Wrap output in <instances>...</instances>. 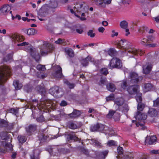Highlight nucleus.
<instances>
[{
  "label": "nucleus",
  "mask_w": 159,
  "mask_h": 159,
  "mask_svg": "<svg viewBox=\"0 0 159 159\" xmlns=\"http://www.w3.org/2000/svg\"><path fill=\"white\" fill-rule=\"evenodd\" d=\"M131 43L125 39H121L119 41L118 46L119 48H122L125 49L126 52H128L127 55L130 57H133L137 55H141L143 53V51L142 50L131 48Z\"/></svg>",
  "instance_id": "f257e3e1"
},
{
  "label": "nucleus",
  "mask_w": 159,
  "mask_h": 159,
  "mask_svg": "<svg viewBox=\"0 0 159 159\" xmlns=\"http://www.w3.org/2000/svg\"><path fill=\"white\" fill-rule=\"evenodd\" d=\"M18 46L22 47V48L24 49L27 52H30L36 61H38L40 59L41 56L36 49L30 46L28 42H24L17 44Z\"/></svg>",
  "instance_id": "f03ea898"
},
{
  "label": "nucleus",
  "mask_w": 159,
  "mask_h": 159,
  "mask_svg": "<svg viewBox=\"0 0 159 159\" xmlns=\"http://www.w3.org/2000/svg\"><path fill=\"white\" fill-rule=\"evenodd\" d=\"M0 70V81L1 83H3L6 80V78L10 75L11 70L8 66H5L2 67Z\"/></svg>",
  "instance_id": "7ed1b4c3"
},
{
  "label": "nucleus",
  "mask_w": 159,
  "mask_h": 159,
  "mask_svg": "<svg viewBox=\"0 0 159 159\" xmlns=\"http://www.w3.org/2000/svg\"><path fill=\"white\" fill-rule=\"evenodd\" d=\"M39 48L40 55L44 56L51 52L54 49V46L52 44L46 42L43 43V46Z\"/></svg>",
  "instance_id": "20e7f679"
},
{
  "label": "nucleus",
  "mask_w": 159,
  "mask_h": 159,
  "mask_svg": "<svg viewBox=\"0 0 159 159\" xmlns=\"http://www.w3.org/2000/svg\"><path fill=\"white\" fill-rule=\"evenodd\" d=\"M84 3L83 2H76L75 3V6L74 7V10L71 9L70 10V11L72 13H75V15L77 17L79 16L76 15L75 13V12H81V11H83V9H88V8L86 6H84Z\"/></svg>",
  "instance_id": "39448f33"
},
{
  "label": "nucleus",
  "mask_w": 159,
  "mask_h": 159,
  "mask_svg": "<svg viewBox=\"0 0 159 159\" xmlns=\"http://www.w3.org/2000/svg\"><path fill=\"white\" fill-rule=\"evenodd\" d=\"M127 90L130 95H135L139 92V88L137 85H132L129 87Z\"/></svg>",
  "instance_id": "423d86ee"
},
{
  "label": "nucleus",
  "mask_w": 159,
  "mask_h": 159,
  "mask_svg": "<svg viewBox=\"0 0 159 159\" xmlns=\"http://www.w3.org/2000/svg\"><path fill=\"white\" fill-rule=\"evenodd\" d=\"M110 65L111 68L120 67L122 66L120 60L117 58H113L110 63Z\"/></svg>",
  "instance_id": "0eeeda50"
},
{
  "label": "nucleus",
  "mask_w": 159,
  "mask_h": 159,
  "mask_svg": "<svg viewBox=\"0 0 159 159\" xmlns=\"http://www.w3.org/2000/svg\"><path fill=\"white\" fill-rule=\"evenodd\" d=\"M157 142V138L155 136H147L146 138L145 144L146 145H152L156 143Z\"/></svg>",
  "instance_id": "6e6552de"
},
{
  "label": "nucleus",
  "mask_w": 159,
  "mask_h": 159,
  "mask_svg": "<svg viewBox=\"0 0 159 159\" xmlns=\"http://www.w3.org/2000/svg\"><path fill=\"white\" fill-rule=\"evenodd\" d=\"M130 81L131 83H136L139 81L138 74L135 72H132L130 74Z\"/></svg>",
  "instance_id": "1a4fd4ad"
},
{
  "label": "nucleus",
  "mask_w": 159,
  "mask_h": 159,
  "mask_svg": "<svg viewBox=\"0 0 159 159\" xmlns=\"http://www.w3.org/2000/svg\"><path fill=\"white\" fill-rule=\"evenodd\" d=\"M11 7L8 5H4L0 8V12L3 15H6L10 10Z\"/></svg>",
  "instance_id": "9d476101"
},
{
  "label": "nucleus",
  "mask_w": 159,
  "mask_h": 159,
  "mask_svg": "<svg viewBox=\"0 0 159 159\" xmlns=\"http://www.w3.org/2000/svg\"><path fill=\"white\" fill-rule=\"evenodd\" d=\"M56 72L54 76L56 78H61L62 76V69L59 66L57 65L55 66Z\"/></svg>",
  "instance_id": "9b49d317"
},
{
  "label": "nucleus",
  "mask_w": 159,
  "mask_h": 159,
  "mask_svg": "<svg viewBox=\"0 0 159 159\" xmlns=\"http://www.w3.org/2000/svg\"><path fill=\"white\" fill-rule=\"evenodd\" d=\"M152 67V65L150 63H147L146 64L143 66V71L144 73L148 74L150 71Z\"/></svg>",
  "instance_id": "f8f14e48"
},
{
  "label": "nucleus",
  "mask_w": 159,
  "mask_h": 159,
  "mask_svg": "<svg viewBox=\"0 0 159 159\" xmlns=\"http://www.w3.org/2000/svg\"><path fill=\"white\" fill-rule=\"evenodd\" d=\"M135 118L139 120H145L147 118V115L139 111H137L135 116Z\"/></svg>",
  "instance_id": "ddd939ff"
},
{
  "label": "nucleus",
  "mask_w": 159,
  "mask_h": 159,
  "mask_svg": "<svg viewBox=\"0 0 159 159\" xmlns=\"http://www.w3.org/2000/svg\"><path fill=\"white\" fill-rule=\"evenodd\" d=\"M11 38L12 41L15 42H21L24 40V38L22 36H19L16 34H12Z\"/></svg>",
  "instance_id": "4468645a"
},
{
  "label": "nucleus",
  "mask_w": 159,
  "mask_h": 159,
  "mask_svg": "<svg viewBox=\"0 0 159 159\" xmlns=\"http://www.w3.org/2000/svg\"><path fill=\"white\" fill-rule=\"evenodd\" d=\"M40 152L39 149L35 150L32 154H30L31 159H39V155Z\"/></svg>",
  "instance_id": "2eb2a0df"
},
{
  "label": "nucleus",
  "mask_w": 159,
  "mask_h": 159,
  "mask_svg": "<svg viewBox=\"0 0 159 159\" xmlns=\"http://www.w3.org/2000/svg\"><path fill=\"white\" fill-rule=\"evenodd\" d=\"M92 61L91 57L88 56L86 58L83 59L81 61V62L83 66H86L88 65L89 61Z\"/></svg>",
  "instance_id": "dca6fc26"
},
{
  "label": "nucleus",
  "mask_w": 159,
  "mask_h": 159,
  "mask_svg": "<svg viewBox=\"0 0 159 159\" xmlns=\"http://www.w3.org/2000/svg\"><path fill=\"white\" fill-rule=\"evenodd\" d=\"M10 135L6 132H2L0 133V136L2 139L7 140L10 138Z\"/></svg>",
  "instance_id": "f3484780"
},
{
  "label": "nucleus",
  "mask_w": 159,
  "mask_h": 159,
  "mask_svg": "<svg viewBox=\"0 0 159 159\" xmlns=\"http://www.w3.org/2000/svg\"><path fill=\"white\" fill-rule=\"evenodd\" d=\"M81 114V112L80 111L77 110L74 111L72 113L69 114V116L71 118H76Z\"/></svg>",
  "instance_id": "a211bd4d"
},
{
  "label": "nucleus",
  "mask_w": 159,
  "mask_h": 159,
  "mask_svg": "<svg viewBox=\"0 0 159 159\" xmlns=\"http://www.w3.org/2000/svg\"><path fill=\"white\" fill-rule=\"evenodd\" d=\"M124 99L122 98H118L116 99L114 101L115 104L118 106H120L124 103Z\"/></svg>",
  "instance_id": "6ab92c4d"
},
{
  "label": "nucleus",
  "mask_w": 159,
  "mask_h": 159,
  "mask_svg": "<svg viewBox=\"0 0 159 159\" xmlns=\"http://www.w3.org/2000/svg\"><path fill=\"white\" fill-rule=\"evenodd\" d=\"M59 88L57 86L54 87L50 89L49 93L52 95H54L58 93Z\"/></svg>",
  "instance_id": "aec40b11"
},
{
  "label": "nucleus",
  "mask_w": 159,
  "mask_h": 159,
  "mask_svg": "<svg viewBox=\"0 0 159 159\" xmlns=\"http://www.w3.org/2000/svg\"><path fill=\"white\" fill-rule=\"evenodd\" d=\"M106 86L107 90L111 92L114 91L116 89L115 85L112 83H109Z\"/></svg>",
  "instance_id": "412c9836"
},
{
  "label": "nucleus",
  "mask_w": 159,
  "mask_h": 159,
  "mask_svg": "<svg viewBox=\"0 0 159 159\" xmlns=\"http://www.w3.org/2000/svg\"><path fill=\"white\" fill-rule=\"evenodd\" d=\"M152 88V85L150 84H144L143 90L144 92H146L151 90Z\"/></svg>",
  "instance_id": "4be33fe9"
},
{
  "label": "nucleus",
  "mask_w": 159,
  "mask_h": 159,
  "mask_svg": "<svg viewBox=\"0 0 159 159\" xmlns=\"http://www.w3.org/2000/svg\"><path fill=\"white\" fill-rule=\"evenodd\" d=\"M13 84L15 87V89L16 90L20 89L22 87V84L19 83V81L18 80L14 81Z\"/></svg>",
  "instance_id": "5701e85b"
},
{
  "label": "nucleus",
  "mask_w": 159,
  "mask_h": 159,
  "mask_svg": "<svg viewBox=\"0 0 159 159\" xmlns=\"http://www.w3.org/2000/svg\"><path fill=\"white\" fill-rule=\"evenodd\" d=\"M148 115L150 116L154 117L157 115V112L154 109L150 108L148 111Z\"/></svg>",
  "instance_id": "b1692460"
},
{
  "label": "nucleus",
  "mask_w": 159,
  "mask_h": 159,
  "mask_svg": "<svg viewBox=\"0 0 159 159\" xmlns=\"http://www.w3.org/2000/svg\"><path fill=\"white\" fill-rule=\"evenodd\" d=\"M66 53L70 57H73L74 56L73 50L70 48H66L65 49Z\"/></svg>",
  "instance_id": "393cba45"
},
{
  "label": "nucleus",
  "mask_w": 159,
  "mask_h": 159,
  "mask_svg": "<svg viewBox=\"0 0 159 159\" xmlns=\"http://www.w3.org/2000/svg\"><path fill=\"white\" fill-rule=\"evenodd\" d=\"M52 106V105L49 104L47 105L46 103L44 104V103H41L39 105V107L42 110H46L48 109L49 108H50Z\"/></svg>",
  "instance_id": "a878e982"
},
{
  "label": "nucleus",
  "mask_w": 159,
  "mask_h": 159,
  "mask_svg": "<svg viewBox=\"0 0 159 159\" xmlns=\"http://www.w3.org/2000/svg\"><path fill=\"white\" fill-rule=\"evenodd\" d=\"M36 128V125H31L26 128V130L27 132H31L34 131Z\"/></svg>",
  "instance_id": "bb28decb"
},
{
  "label": "nucleus",
  "mask_w": 159,
  "mask_h": 159,
  "mask_svg": "<svg viewBox=\"0 0 159 159\" xmlns=\"http://www.w3.org/2000/svg\"><path fill=\"white\" fill-rule=\"evenodd\" d=\"M120 26L122 29H125L128 27V23L125 20H123L120 22Z\"/></svg>",
  "instance_id": "cd10ccee"
},
{
  "label": "nucleus",
  "mask_w": 159,
  "mask_h": 159,
  "mask_svg": "<svg viewBox=\"0 0 159 159\" xmlns=\"http://www.w3.org/2000/svg\"><path fill=\"white\" fill-rule=\"evenodd\" d=\"M90 143L97 147L101 146V143L98 140L94 139H92L91 140Z\"/></svg>",
  "instance_id": "c85d7f7f"
},
{
  "label": "nucleus",
  "mask_w": 159,
  "mask_h": 159,
  "mask_svg": "<svg viewBox=\"0 0 159 159\" xmlns=\"http://www.w3.org/2000/svg\"><path fill=\"white\" fill-rule=\"evenodd\" d=\"M36 33L37 31L34 28L29 29L27 30V34L28 35H33Z\"/></svg>",
  "instance_id": "c756f323"
},
{
  "label": "nucleus",
  "mask_w": 159,
  "mask_h": 159,
  "mask_svg": "<svg viewBox=\"0 0 159 159\" xmlns=\"http://www.w3.org/2000/svg\"><path fill=\"white\" fill-rule=\"evenodd\" d=\"M136 94L137 95L135 98L136 101L139 103H141L142 101V94L139 92V93Z\"/></svg>",
  "instance_id": "7c9ffc66"
},
{
  "label": "nucleus",
  "mask_w": 159,
  "mask_h": 159,
  "mask_svg": "<svg viewBox=\"0 0 159 159\" xmlns=\"http://www.w3.org/2000/svg\"><path fill=\"white\" fill-rule=\"evenodd\" d=\"M8 125L7 122L3 119L0 120V127H6Z\"/></svg>",
  "instance_id": "2f4dec72"
},
{
  "label": "nucleus",
  "mask_w": 159,
  "mask_h": 159,
  "mask_svg": "<svg viewBox=\"0 0 159 159\" xmlns=\"http://www.w3.org/2000/svg\"><path fill=\"white\" fill-rule=\"evenodd\" d=\"M55 43L57 44H63L65 45L66 44L65 41L64 39L59 38L57 41L55 42Z\"/></svg>",
  "instance_id": "473e14b6"
},
{
  "label": "nucleus",
  "mask_w": 159,
  "mask_h": 159,
  "mask_svg": "<svg viewBox=\"0 0 159 159\" xmlns=\"http://www.w3.org/2000/svg\"><path fill=\"white\" fill-rule=\"evenodd\" d=\"M108 153V151H105L102 152L100 154V156L102 158V159H104Z\"/></svg>",
  "instance_id": "72a5a7b5"
},
{
  "label": "nucleus",
  "mask_w": 159,
  "mask_h": 159,
  "mask_svg": "<svg viewBox=\"0 0 159 159\" xmlns=\"http://www.w3.org/2000/svg\"><path fill=\"white\" fill-rule=\"evenodd\" d=\"M47 14L46 12H43L42 13H41L39 15L38 18L41 21L44 20H45V19L41 18L40 17H44L47 16Z\"/></svg>",
  "instance_id": "f704fd0d"
},
{
  "label": "nucleus",
  "mask_w": 159,
  "mask_h": 159,
  "mask_svg": "<svg viewBox=\"0 0 159 159\" xmlns=\"http://www.w3.org/2000/svg\"><path fill=\"white\" fill-rule=\"evenodd\" d=\"M107 79L106 78H101L100 81L99 82V85H104L106 84V83Z\"/></svg>",
  "instance_id": "c9c22d12"
},
{
  "label": "nucleus",
  "mask_w": 159,
  "mask_h": 159,
  "mask_svg": "<svg viewBox=\"0 0 159 159\" xmlns=\"http://www.w3.org/2000/svg\"><path fill=\"white\" fill-rule=\"evenodd\" d=\"M116 111L111 110H110L108 114L107 115V117L108 118H112L113 116H114Z\"/></svg>",
  "instance_id": "e433bc0d"
},
{
  "label": "nucleus",
  "mask_w": 159,
  "mask_h": 159,
  "mask_svg": "<svg viewBox=\"0 0 159 159\" xmlns=\"http://www.w3.org/2000/svg\"><path fill=\"white\" fill-rule=\"evenodd\" d=\"M18 139L19 142L21 143H23L26 141V138L24 136H19Z\"/></svg>",
  "instance_id": "4c0bfd02"
},
{
  "label": "nucleus",
  "mask_w": 159,
  "mask_h": 159,
  "mask_svg": "<svg viewBox=\"0 0 159 159\" xmlns=\"http://www.w3.org/2000/svg\"><path fill=\"white\" fill-rule=\"evenodd\" d=\"M37 69L38 70L41 71H44L46 70L45 66L44 65H39L37 66Z\"/></svg>",
  "instance_id": "58836bf2"
},
{
  "label": "nucleus",
  "mask_w": 159,
  "mask_h": 159,
  "mask_svg": "<svg viewBox=\"0 0 159 159\" xmlns=\"http://www.w3.org/2000/svg\"><path fill=\"white\" fill-rule=\"evenodd\" d=\"M36 120L37 121L40 122H43L45 120V119L42 115H40L39 117H37L36 118Z\"/></svg>",
  "instance_id": "ea45409f"
},
{
  "label": "nucleus",
  "mask_w": 159,
  "mask_h": 159,
  "mask_svg": "<svg viewBox=\"0 0 159 159\" xmlns=\"http://www.w3.org/2000/svg\"><path fill=\"white\" fill-rule=\"evenodd\" d=\"M100 126V125L98 124H97L96 125L91 127V130L92 131H97L99 129Z\"/></svg>",
  "instance_id": "a19ab883"
},
{
  "label": "nucleus",
  "mask_w": 159,
  "mask_h": 159,
  "mask_svg": "<svg viewBox=\"0 0 159 159\" xmlns=\"http://www.w3.org/2000/svg\"><path fill=\"white\" fill-rule=\"evenodd\" d=\"M120 114L116 111L113 116V118L115 121H118L120 120Z\"/></svg>",
  "instance_id": "79ce46f5"
},
{
  "label": "nucleus",
  "mask_w": 159,
  "mask_h": 159,
  "mask_svg": "<svg viewBox=\"0 0 159 159\" xmlns=\"http://www.w3.org/2000/svg\"><path fill=\"white\" fill-rule=\"evenodd\" d=\"M8 111L10 113L16 115L18 113V110L14 108H11L8 110Z\"/></svg>",
  "instance_id": "37998d69"
},
{
  "label": "nucleus",
  "mask_w": 159,
  "mask_h": 159,
  "mask_svg": "<svg viewBox=\"0 0 159 159\" xmlns=\"http://www.w3.org/2000/svg\"><path fill=\"white\" fill-rule=\"evenodd\" d=\"M39 140H40L41 142H43L45 141L47 139V137L46 136H45L43 134L39 135Z\"/></svg>",
  "instance_id": "c03bdc74"
},
{
  "label": "nucleus",
  "mask_w": 159,
  "mask_h": 159,
  "mask_svg": "<svg viewBox=\"0 0 159 159\" xmlns=\"http://www.w3.org/2000/svg\"><path fill=\"white\" fill-rule=\"evenodd\" d=\"M108 54L111 57L114 56L115 53V50L112 48L109 49L108 51Z\"/></svg>",
  "instance_id": "a18cd8bd"
},
{
  "label": "nucleus",
  "mask_w": 159,
  "mask_h": 159,
  "mask_svg": "<svg viewBox=\"0 0 159 159\" xmlns=\"http://www.w3.org/2000/svg\"><path fill=\"white\" fill-rule=\"evenodd\" d=\"M87 34L88 36H90L91 38H93L95 36V34L93 32V30H89Z\"/></svg>",
  "instance_id": "49530a36"
},
{
  "label": "nucleus",
  "mask_w": 159,
  "mask_h": 159,
  "mask_svg": "<svg viewBox=\"0 0 159 159\" xmlns=\"http://www.w3.org/2000/svg\"><path fill=\"white\" fill-rule=\"evenodd\" d=\"M100 73L102 75H106L108 72L107 68H104L101 70Z\"/></svg>",
  "instance_id": "de8ad7c7"
},
{
  "label": "nucleus",
  "mask_w": 159,
  "mask_h": 159,
  "mask_svg": "<svg viewBox=\"0 0 159 159\" xmlns=\"http://www.w3.org/2000/svg\"><path fill=\"white\" fill-rule=\"evenodd\" d=\"M107 144L109 146H114L116 145L117 143L115 141L110 140L108 142Z\"/></svg>",
  "instance_id": "09e8293b"
},
{
  "label": "nucleus",
  "mask_w": 159,
  "mask_h": 159,
  "mask_svg": "<svg viewBox=\"0 0 159 159\" xmlns=\"http://www.w3.org/2000/svg\"><path fill=\"white\" fill-rule=\"evenodd\" d=\"M121 88L125 89L127 85V82L126 80L123 81L121 83Z\"/></svg>",
  "instance_id": "8fccbe9b"
},
{
  "label": "nucleus",
  "mask_w": 159,
  "mask_h": 159,
  "mask_svg": "<svg viewBox=\"0 0 159 159\" xmlns=\"http://www.w3.org/2000/svg\"><path fill=\"white\" fill-rule=\"evenodd\" d=\"M65 83L66 84L68 87L70 88V89H72L73 88L75 85L74 84H71L70 83V82H69L68 81L66 80V81H64Z\"/></svg>",
  "instance_id": "3c124183"
},
{
  "label": "nucleus",
  "mask_w": 159,
  "mask_h": 159,
  "mask_svg": "<svg viewBox=\"0 0 159 159\" xmlns=\"http://www.w3.org/2000/svg\"><path fill=\"white\" fill-rule=\"evenodd\" d=\"M144 106L143 104H141V103H139L138 105V110L139 111H142L144 108Z\"/></svg>",
  "instance_id": "603ef678"
},
{
  "label": "nucleus",
  "mask_w": 159,
  "mask_h": 159,
  "mask_svg": "<svg viewBox=\"0 0 159 159\" xmlns=\"http://www.w3.org/2000/svg\"><path fill=\"white\" fill-rule=\"evenodd\" d=\"M69 127L70 129H77L78 126L75 124L71 123L69 125Z\"/></svg>",
  "instance_id": "864d4df0"
},
{
  "label": "nucleus",
  "mask_w": 159,
  "mask_h": 159,
  "mask_svg": "<svg viewBox=\"0 0 159 159\" xmlns=\"http://www.w3.org/2000/svg\"><path fill=\"white\" fill-rule=\"evenodd\" d=\"M159 105V98H158L153 101V106L154 107L158 106Z\"/></svg>",
  "instance_id": "5fc2aeb1"
},
{
  "label": "nucleus",
  "mask_w": 159,
  "mask_h": 159,
  "mask_svg": "<svg viewBox=\"0 0 159 159\" xmlns=\"http://www.w3.org/2000/svg\"><path fill=\"white\" fill-rule=\"evenodd\" d=\"M123 148L122 147H119L117 148V152L119 154H122L123 153Z\"/></svg>",
  "instance_id": "6e6d98bb"
},
{
  "label": "nucleus",
  "mask_w": 159,
  "mask_h": 159,
  "mask_svg": "<svg viewBox=\"0 0 159 159\" xmlns=\"http://www.w3.org/2000/svg\"><path fill=\"white\" fill-rule=\"evenodd\" d=\"M148 40L145 38L143 39L140 42V43L142 45H145L146 46L147 44L146 43L147 42Z\"/></svg>",
  "instance_id": "4d7b16f0"
},
{
  "label": "nucleus",
  "mask_w": 159,
  "mask_h": 159,
  "mask_svg": "<svg viewBox=\"0 0 159 159\" xmlns=\"http://www.w3.org/2000/svg\"><path fill=\"white\" fill-rule=\"evenodd\" d=\"M114 98V95L113 94H111L109 97L107 98L106 100L107 101H109L113 100Z\"/></svg>",
  "instance_id": "13d9d810"
},
{
  "label": "nucleus",
  "mask_w": 159,
  "mask_h": 159,
  "mask_svg": "<svg viewBox=\"0 0 159 159\" xmlns=\"http://www.w3.org/2000/svg\"><path fill=\"white\" fill-rule=\"evenodd\" d=\"M47 75V74H42L41 75L39 74L37 75V76L39 78L42 79H43L46 77Z\"/></svg>",
  "instance_id": "bf43d9fd"
},
{
  "label": "nucleus",
  "mask_w": 159,
  "mask_h": 159,
  "mask_svg": "<svg viewBox=\"0 0 159 159\" xmlns=\"http://www.w3.org/2000/svg\"><path fill=\"white\" fill-rule=\"evenodd\" d=\"M5 147L7 148H8L10 150H11L12 148V145L10 143H7L5 145Z\"/></svg>",
  "instance_id": "052dcab7"
},
{
  "label": "nucleus",
  "mask_w": 159,
  "mask_h": 159,
  "mask_svg": "<svg viewBox=\"0 0 159 159\" xmlns=\"http://www.w3.org/2000/svg\"><path fill=\"white\" fill-rule=\"evenodd\" d=\"M129 110V108L128 107V106L127 105V104H125L124 105V107L123 108V109L122 111L124 112H127Z\"/></svg>",
  "instance_id": "680f3d73"
},
{
  "label": "nucleus",
  "mask_w": 159,
  "mask_h": 159,
  "mask_svg": "<svg viewBox=\"0 0 159 159\" xmlns=\"http://www.w3.org/2000/svg\"><path fill=\"white\" fill-rule=\"evenodd\" d=\"M125 35L127 36L130 34V33L129 32V29L127 28L125 29Z\"/></svg>",
  "instance_id": "e2e57ef3"
},
{
  "label": "nucleus",
  "mask_w": 159,
  "mask_h": 159,
  "mask_svg": "<svg viewBox=\"0 0 159 159\" xmlns=\"http://www.w3.org/2000/svg\"><path fill=\"white\" fill-rule=\"evenodd\" d=\"M112 34L111 37H113L114 36H117L118 35V33L117 32H115V30H113L112 31Z\"/></svg>",
  "instance_id": "0e129e2a"
},
{
  "label": "nucleus",
  "mask_w": 159,
  "mask_h": 159,
  "mask_svg": "<svg viewBox=\"0 0 159 159\" xmlns=\"http://www.w3.org/2000/svg\"><path fill=\"white\" fill-rule=\"evenodd\" d=\"M151 153L153 154H158L159 153V151L158 150H153L150 151Z\"/></svg>",
  "instance_id": "69168bd1"
},
{
  "label": "nucleus",
  "mask_w": 159,
  "mask_h": 159,
  "mask_svg": "<svg viewBox=\"0 0 159 159\" xmlns=\"http://www.w3.org/2000/svg\"><path fill=\"white\" fill-rule=\"evenodd\" d=\"M105 30V28L102 27H100L98 29L99 32L101 33H103Z\"/></svg>",
  "instance_id": "338daca9"
},
{
  "label": "nucleus",
  "mask_w": 159,
  "mask_h": 159,
  "mask_svg": "<svg viewBox=\"0 0 159 159\" xmlns=\"http://www.w3.org/2000/svg\"><path fill=\"white\" fill-rule=\"evenodd\" d=\"M66 102L65 101H62L60 103V105L61 106H65L67 105Z\"/></svg>",
  "instance_id": "774afa93"
}]
</instances>
